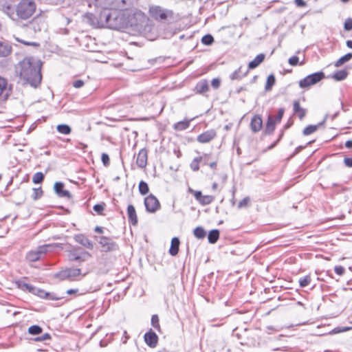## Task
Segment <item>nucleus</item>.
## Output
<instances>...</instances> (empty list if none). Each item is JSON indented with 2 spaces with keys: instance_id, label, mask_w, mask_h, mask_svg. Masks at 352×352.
<instances>
[{
  "instance_id": "f257e3e1",
  "label": "nucleus",
  "mask_w": 352,
  "mask_h": 352,
  "mask_svg": "<svg viewBox=\"0 0 352 352\" xmlns=\"http://www.w3.org/2000/svg\"><path fill=\"white\" fill-rule=\"evenodd\" d=\"M100 19L104 21L107 25L113 29H118L126 25H131L137 28H142L148 23V19L142 11H135L130 15L126 21L122 14L111 13L107 9L103 10L100 14Z\"/></svg>"
},
{
  "instance_id": "f03ea898",
  "label": "nucleus",
  "mask_w": 352,
  "mask_h": 352,
  "mask_svg": "<svg viewBox=\"0 0 352 352\" xmlns=\"http://www.w3.org/2000/svg\"><path fill=\"white\" fill-rule=\"evenodd\" d=\"M19 77L25 83L36 87L41 82V63L33 57H28L21 60L19 64Z\"/></svg>"
},
{
  "instance_id": "7ed1b4c3",
  "label": "nucleus",
  "mask_w": 352,
  "mask_h": 352,
  "mask_svg": "<svg viewBox=\"0 0 352 352\" xmlns=\"http://www.w3.org/2000/svg\"><path fill=\"white\" fill-rule=\"evenodd\" d=\"M36 4L34 0H21L16 5V21L30 19L36 12Z\"/></svg>"
},
{
  "instance_id": "20e7f679",
  "label": "nucleus",
  "mask_w": 352,
  "mask_h": 352,
  "mask_svg": "<svg viewBox=\"0 0 352 352\" xmlns=\"http://www.w3.org/2000/svg\"><path fill=\"white\" fill-rule=\"evenodd\" d=\"M67 256L69 261L83 263L91 257V254L80 247H73L67 251Z\"/></svg>"
},
{
  "instance_id": "39448f33",
  "label": "nucleus",
  "mask_w": 352,
  "mask_h": 352,
  "mask_svg": "<svg viewBox=\"0 0 352 352\" xmlns=\"http://www.w3.org/2000/svg\"><path fill=\"white\" fill-rule=\"evenodd\" d=\"M148 12L151 17L157 21L166 20L173 17V12L170 10L164 9L159 6H152Z\"/></svg>"
},
{
  "instance_id": "423d86ee",
  "label": "nucleus",
  "mask_w": 352,
  "mask_h": 352,
  "mask_svg": "<svg viewBox=\"0 0 352 352\" xmlns=\"http://www.w3.org/2000/svg\"><path fill=\"white\" fill-rule=\"evenodd\" d=\"M82 274L81 270L79 268H66L54 275V277L60 280H74L77 276Z\"/></svg>"
},
{
  "instance_id": "0eeeda50",
  "label": "nucleus",
  "mask_w": 352,
  "mask_h": 352,
  "mask_svg": "<svg viewBox=\"0 0 352 352\" xmlns=\"http://www.w3.org/2000/svg\"><path fill=\"white\" fill-rule=\"evenodd\" d=\"M324 78V74L322 72H316L308 75L299 81L300 88H307L314 85Z\"/></svg>"
},
{
  "instance_id": "6e6552de",
  "label": "nucleus",
  "mask_w": 352,
  "mask_h": 352,
  "mask_svg": "<svg viewBox=\"0 0 352 352\" xmlns=\"http://www.w3.org/2000/svg\"><path fill=\"white\" fill-rule=\"evenodd\" d=\"M98 242L102 248V251L103 252H114L118 250V245L112 238L101 236L98 237Z\"/></svg>"
},
{
  "instance_id": "1a4fd4ad",
  "label": "nucleus",
  "mask_w": 352,
  "mask_h": 352,
  "mask_svg": "<svg viewBox=\"0 0 352 352\" xmlns=\"http://www.w3.org/2000/svg\"><path fill=\"white\" fill-rule=\"evenodd\" d=\"M50 247V245H40L36 250L30 251L26 255V258L30 262L38 261L42 255L47 252Z\"/></svg>"
},
{
  "instance_id": "9d476101",
  "label": "nucleus",
  "mask_w": 352,
  "mask_h": 352,
  "mask_svg": "<svg viewBox=\"0 0 352 352\" xmlns=\"http://www.w3.org/2000/svg\"><path fill=\"white\" fill-rule=\"evenodd\" d=\"M146 210L154 213L160 208V204L155 196L151 194L144 199Z\"/></svg>"
},
{
  "instance_id": "9b49d317",
  "label": "nucleus",
  "mask_w": 352,
  "mask_h": 352,
  "mask_svg": "<svg viewBox=\"0 0 352 352\" xmlns=\"http://www.w3.org/2000/svg\"><path fill=\"white\" fill-rule=\"evenodd\" d=\"M1 10L12 21H16V6H13L9 1H5L1 4Z\"/></svg>"
},
{
  "instance_id": "f8f14e48",
  "label": "nucleus",
  "mask_w": 352,
  "mask_h": 352,
  "mask_svg": "<svg viewBox=\"0 0 352 352\" xmlns=\"http://www.w3.org/2000/svg\"><path fill=\"white\" fill-rule=\"evenodd\" d=\"M74 239L76 243L89 250H92L94 249V243L84 234H75L74 236Z\"/></svg>"
},
{
  "instance_id": "ddd939ff",
  "label": "nucleus",
  "mask_w": 352,
  "mask_h": 352,
  "mask_svg": "<svg viewBox=\"0 0 352 352\" xmlns=\"http://www.w3.org/2000/svg\"><path fill=\"white\" fill-rule=\"evenodd\" d=\"M217 136V132L214 129H209L199 135L197 138V142L201 144L208 143L214 139Z\"/></svg>"
},
{
  "instance_id": "4468645a",
  "label": "nucleus",
  "mask_w": 352,
  "mask_h": 352,
  "mask_svg": "<svg viewBox=\"0 0 352 352\" xmlns=\"http://www.w3.org/2000/svg\"><path fill=\"white\" fill-rule=\"evenodd\" d=\"M144 338L146 344L148 346L154 348L157 346L158 342V336L151 329L144 334Z\"/></svg>"
},
{
  "instance_id": "2eb2a0df",
  "label": "nucleus",
  "mask_w": 352,
  "mask_h": 352,
  "mask_svg": "<svg viewBox=\"0 0 352 352\" xmlns=\"http://www.w3.org/2000/svg\"><path fill=\"white\" fill-rule=\"evenodd\" d=\"M63 188L64 184L60 182H58L54 184V191L59 197H67L70 199L72 197L71 193L68 190H64Z\"/></svg>"
},
{
  "instance_id": "dca6fc26",
  "label": "nucleus",
  "mask_w": 352,
  "mask_h": 352,
  "mask_svg": "<svg viewBox=\"0 0 352 352\" xmlns=\"http://www.w3.org/2000/svg\"><path fill=\"white\" fill-rule=\"evenodd\" d=\"M136 164L140 168H144L147 164V151L145 148L141 149L136 158Z\"/></svg>"
},
{
  "instance_id": "f3484780",
  "label": "nucleus",
  "mask_w": 352,
  "mask_h": 352,
  "mask_svg": "<svg viewBox=\"0 0 352 352\" xmlns=\"http://www.w3.org/2000/svg\"><path fill=\"white\" fill-rule=\"evenodd\" d=\"M263 126V120L260 116L255 115L251 120L250 128L254 133L258 132Z\"/></svg>"
},
{
  "instance_id": "a211bd4d",
  "label": "nucleus",
  "mask_w": 352,
  "mask_h": 352,
  "mask_svg": "<svg viewBox=\"0 0 352 352\" xmlns=\"http://www.w3.org/2000/svg\"><path fill=\"white\" fill-rule=\"evenodd\" d=\"M127 216L129 222L133 226H137L138 216L134 206L131 204L129 205L127 207Z\"/></svg>"
},
{
  "instance_id": "6ab92c4d",
  "label": "nucleus",
  "mask_w": 352,
  "mask_h": 352,
  "mask_svg": "<svg viewBox=\"0 0 352 352\" xmlns=\"http://www.w3.org/2000/svg\"><path fill=\"white\" fill-rule=\"evenodd\" d=\"M209 90L208 82L206 79L199 81L195 87V91L197 94H203Z\"/></svg>"
},
{
  "instance_id": "aec40b11",
  "label": "nucleus",
  "mask_w": 352,
  "mask_h": 352,
  "mask_svg": "<svg viewBox=\"0 0 352 352\" xmlns=\"http://www.w3.org/2000/svg\"><path fill=\"white\" fill-rule=\"evenodd\" d=\"M16 285L19 289H20L24 292H28L32 294V292H34L35 291H36V287H34L32 285H30L22 280H19L16 281Z\"/></svg>"
},
{
  "instance_id": "412c9836",
  "label": "nucleus",
  "mask_w": 352,
  "mask_h": 352,
  "mask_svg": "<svg viewBox=\"0 0 352 352\" xmlns=\"http://www.w3.org/2000/svg\"><path fill=\"white\" fill-rule=\"evenodd\" d=\"M179 243V239L177 237H173L172 239L169 249V254L171 256H176L178 254Z\"/></svg>"
},
{
  "instance_id": "4be33fe9",
  "label": "nucleus",
  "mask_w": 352,
  "mask_h": 352,
  "mask_svg": "<svg viewBox=\"0 0 352 352\" xmlns=\"http://www.w3.org/2000/svg\"><path fill=\"white\" fill-rule=\"evenodd\" d=\"M265 59V54H258L254 60L250 61L248 64V69H253L257 67Z\"/></svg>"
},
{
  "instance_id": "5701e85b",
  "label": "nucleus",
  "mask_w": 352,
  "mask_h": 352,
  "mask_svg": "<svg viewBox=\"0 0 352 352\" xmlns=\"http://www.w3.org/2000/svg\"><path fill=\"white\" fill-rule=\"evenodd\" d=\"M208 155H205L204 157H195L190 164V168L194 171H197L199 169V163L204 160V164H207Z\"/></svg>"
},
{
  "instance_id": "b1692460",
  "label": "nucleus",
  "mask_w": 352,
  "mask_h": 352,
  "mask_svg": "<svg viewBox=\"0 0 352 352\" xmlns=\"http://www.w3.org/2000/svg\"><path fill=\"white\" fill-rule=\"evenodd\" d=\"M294 113L296 114L298 118L302 120L306 115V109L302 108L298 101L295 100L294 102Z\"/></svg>"
},
{
  "instance_id": "393cba45",
  "label": "nucleus",
  "mask_w": 352,
  "mask_h": 352,
  "mask_svg": "<svg viewBox=\"0 0 352 352\" xmlns=\"http://www.w3.org/2000/svg\"><path fill=\"white\" fill-rule=\"evenodd\" d=\"M248 73V69L245 72L242 71V67H239L236 70L232 73L230 76V78L232 80H241L242 78L245 76Z\"/></svg>"
},
{
  "instance_id": "a878e982",
  "label": "nucleus",
  "mask_w": 352,
  "mask_h": 352,
  "mask_svg": "<svg viewBox=\"0 0 352 352\" xmlns=\"http://www.w3.org/2000/svg\"><path fill=\"white\" fill-rule=\"evenodd\" d=\"M348 74L346 69L338 70L331 75V78L336 81H342L346 78Z\"/></svg>"
},
{
  "instance_id": "bb28decb",
  "label": "nucleus",
  "mask_w": 352,
  "mask_h": 352,
  "mask_svg": "<svg viewBox=\"0 0 352 352\" xmlns=\"http://www.w3.org/2000/svg\"><path fill=\"white\" fill-rule=\"evenodd\" d=\"M276 123L277 122L275 121L274 118L272 116H269L265 129V133L268 134L272 133L275 129Z\"/></svg>"
},
{
  "instance_id": "cd10ccee",
  "label": "nucleus",
  "mask_w": 352,
  "mask_h": 352,
  "mask_svg": "<svg viewBox=\"0 0 352 352\" xmlns=\"http://www.w3.org/2000/svg\"><path fill=\"white\" fill-rule=\"evenodd\" d=\"M325 119L323 120V122H320L318 123V124H315V125H308L307 126H306L303 131H302V134L304 135H311L312 133H314V132H316L317 131V129H318V127L320 126H321L323 122H324Z\"/></svg>"
},
{
  "instance_id": "c85d7f7f",
  "label": "nucleus",
  "mask_w": 352,
  "mask_h": 352,
  "mask_svg": "<svg viewBox=\"0 0 352 352\" xmlns=\"http://www.w3.org/2000/svg\"><path fill=\"white\" fill-rule=\"evenodd\" d=\"M12 52V47L10 45L0 42V56L6 57Z\"/></svg>"
},
{
  "instance_id": "c756f323",
  "label": "nucleus",
  "mask_w": 352,
  "mask_h": 352,
  "mask_svg": "<svg viewBox=\"0 0 352 352\" xmlns=\"http://www.w3.org/2000/svg\"><path fill=\"white\" fill-rule=\"evenodd\" d=\"M7 81L5 78L0 77V99H6L8 94H6L7 91Z\"/></svg>"
},
{
  "instance_id": "7c9ffc66",
  "label": "nucleus",
  "mask_w": 352,
  "mask_h": 352,
  "mask_svg": "<svg viewBox=\"0 0 352 352\" xmlns=\"http://www.w3.org/2000/svg\"><path fill=\"white\" fill-rule=\"evenodd\" d=\"M352 58V53H348L345 54L344 56L340 57L338 60H337L334 63V66L336 67H339L341 65H342L344 63L349 61Z\"/></svg>"
},
{
  "instance_id": "2f4dec72",
  "label": "nucleus",
  "mask_w": 352,
  "mask_h": 352,
  "mask_svg": "<svg viewBox=\"0 0 352 352\" xmlns=\"http://www.w3.org/2000/svg\"><path fill=\"white\" fill-rule=\"evenodd\" d=\"M219 238V231L217 229L211 230L208 236L210 243H215Z\"/></svg>"
},
{
  "instance_id": "473e14b6",
  "label": "nucleus",
  "mask_w": 352,
  "mask_h": 352,
  "mask_svg": "<svg viewBox=\"0 0 352 352\" xmlns=\"http://www.w3.org/2000/svg\"><path fill=\"white\" fill-rule=\"evenodd\" d=\"M190 121L183 120L178 122L174 124V129L177 131H184L189 127Z\"/></svg>"
},
{
  "instance_id": "72a5a7b5",
  "label": "nucleus",
  "mask_w": 352,
  "mask_h": 352,
  "mask_svg": "<svg viewBox=\"0 0 352 352\" xmlns=\"http://www.w3.org/2000/svg\"><path fill=\"white\" fill-rule=\"evenodd\" d=\"M56 129H57L58 132H59L61 134H64V135H68L72 132L71 127L69 125L65 124H58L56 126Z\"/></svg>"
},
{
  "instance_id": "f704fd0d",
  "label": "nucleus",
  "mask_w": 352,
  "mask_h": 352,
  "mask_svg": "<svg viewBox=\"0 0 352 352\" xmlns=\"http://www.w3.org/2000/svg\"><path fill=\"white\" fill-rule=\"evenodd\" d=\"M276 82L275 77L273 74H270L268 76L265 87V89L266 91H270L272 89V87L274 85Z\"/></svg>"
},
{
  "instance_id": "c9c22d12",
  "label": "nucleus",
  "mask_w": 352,
  "mask_h": 352,
  "mask_svg": "<svg viewBox=\"0 0 352 352\" xmlns=\"http://www.w3.org/2000/svg\"><path fill=\"white\" fill-rule=\"evenodd\" d=\"M311 281V277L310 275H306L303 277H300L298 280V283L300 287H305L308 286Z\"/></svg>"
},
{
  "instance_id": "e433bc0d",
  "label": "nucleus",
  "mask_w": 352,
  "mask_h": 352,
  "mask_svg": "<svg viewBox=\"0 0 352 352\" xmlns=\"http://www.w3.org/2000/svg\"><path fill=\"white\" fill-rule=\"evenodd\" d=\"M214 199V197L212 195H203L199 202L202 206H206L211 204Z\"/></svg>"
},
{
  "instance_id": "4c0bfd02",
  "label": "nucleus",
  "mask_w": 352,
  "mask_h": 352,
  "mask_svg": "<svg viewBox=\"0 0 352 352\" xmlns=\"http://www.w3.org/2000/svg\"><path fill=\"white\" fill-rule=\"evenodd\" d=\"M138 188H139L140 193L143 195H146L149 191V188H148V184L144 181H141L140 182Z\"/></svg>"
},
{
  "instance_id": "58836bf2",
  "label": "nucleus",
  "mask_w": 352,
  "mask_h": 352,
  "mask_svg": "<svg viewBox=\"0 0 352 352\" xmlns=\"http://www.w3.org/2000/svg\"><path fill=\"white\" fill-rule=\"evenodd\" d=\"M193 232L197 239H204L206 236V231L202 227H197Z\"/></svg>"
},
{
  "instance_id": "ea45409f",
  "label": "nucleus",
  "mask_w": 352,
  "mask_h": 352,
  "mask_svg": "<svg viewBox=\"0 0 352 352\" xmlns=\"http://www.w3.org/2000/svg\"><path fill=\"white\" fill-rule=\"evenodd\" d=\"M41 332L42 328L38 325H32L28 329V333L31 335H38Z\"/></svg>"
},
{
  "instance_id": "a19ab883",
  "label": "nucleus",
  "mask_w": 352,
  "mask_h": 352,
  "mask_svg": "<svg viewBox=\"0 0 352 352\" xmlns=\"http://www.w3.org/2000/svg\"><path fill=\"white\" fill-rule=\"evenodd\" d=\"M201 42L206 45H210L214 42V38L211 34H206L202 37Z\"/></svg>"
},
{
  "instance_id": "79ce46f5",
  "label": "nucleus",
  "mask_w": 352,
  "mask_h": 352,
  "mask_svg": "<svg viewBox=\"0 0 352 352\" xmlns=\"http://www.w3.org/2000/svg\"><path fill=\"white\" fill-rule=\"evenodd\" d=\"M43 195V190L41 187L33 188V194L32 197L34 200H37Z\"/></svg>"
},
{
  "instance_id": "37998d69",
  "label": "nucleus",
  "mask_w": 352,
  "mask_h": 352,
  "mask_svg": "<svg viewBox=\"0 0 352 352\" xmlns=\"http://www.w3.org/2000/svg\"><path fill=\"white\" fill-rule=\"evenodd\" d=\"M44 179V175L41 172L36 173L32 177V181L34 184H40Z\"/></svg>"
},
{
  "instance_id": "c03bdc74",
  "label": "nucleus",
  "mask_w": 352,
  "mask_h": 352,
  "mask_svg": "<svg viewBox=\"0 0 352 352\" xmlns=\"http://www.w3.org/2000/svg\"><path fill=\"white\" fill-rule=\"evenodd\" d=\"M151 324L157 330H160L159 317L157 315H153L151 317Z\"/></svg>"
},
{
  "instance_id": "a18cd8bd",
  "label": "nucleus",
  "mask_w": 352,
  "mask_h": 352,
  "mask_svg": "<svg viewBox=\"0 0 352 352\" xmlns=\"http://www.w3.org/2000/svg\"><path fill=\"white\" fill-rule=\"evenodd\" d=\"M36 290L34 292H32L33 294L37 295L42 298H47V296L50 295L49 292H46L43 289H41L38 287H36Z\"/></svg>"
},
{
  "instance_id": "49530a36",
  "label": "nucleus",
  "mask_w": 352,
  "mask_h": 352,
  "mask_svg": "<svg viewBox=\"0 0 352 352\" xmlns=\"http://www.w3.org/2000/svg\"><path fill=\"white\" fill-rule=\"evenodd\" d=\"M101 160L104 166H108L110 164L109 155L105 153H102Z\"/></svg>"
},
{
  "instance_id": "de8ad7c7",
  "label": "nucleus",
  "mask_w": 352,
  "mask_h": 352,
  "mask_svg": "<svg viewBox=\"0 0 352 352\" xmlns=\"http://www.w3.org/2000/svg\"><path fill=\"white\" fill-rule=\"evenodd\" d=\"M249 202H250V198L248 197H245L239 201V203L238 204V208H242L247 207Z\"/></svg>"
},
{
  "instance_id": "09e8293b",
  "label": "nucleus",
  "mask_w": 352,
  "mask_h": 352,
  "mask_svg": "<svg viewBox=\"0 0 352 352\" xmlns=\"http://www.w3.org/2000/svg\"><path fill=\"white\" fill-rule=\"evenodd\" d=\"M344 28L346 31H350L352 30V19L348 18L346 19L344 25Z\"/></svg>"
},
{
  "instance_id": "8fccbe9b",
  "label": "nucleus",
  "mask_w": 352,
  "mask_h": 352,
  "mask_svg": "<svg viewBox=\"0 0 352 352\" xmlns=\"http://www.w3.org/2000/svg\"><path fill=\"white\" fill-rule=\"evenodd\" d=\"M284 109L283 108H280L278 111V114L276 116V118H274V120L275 121L277 122V123H279L280 122L281 120H282V118L283 116V114H284Z\"/></svg>"
},
{
  "instance_id": "3c124183",
  "label": "nucleus",
  "mask_w": 352,
  "mask_h": 352,
  "mask_svg": "<svg viewBox=\"0 0 352 352\" xmlns=\"http://www.w3.org/2000/svg\"><path fill=\"white\" fill-rule=\"evenodd\" d=\"M211 85L214 89H217L220 87L221 80L219 78H213L211 82Z\"/></svg>"
},
{
  "instance_id": "603ef678",
  "label": "nucleus",
  "mask_w": 352,
  "mask_h": 352,
  "mask_svg": "<svg viewBox=\"0 0 352 352\" xmlns=\"http://www.w3.org/2000/svg\"><path fill=\"white\" fill-rule=\"evenodd\" d=\"M298 61H299V58L296 56H293L290 57L288 60L289 65H291L292 66L297 65L298 64Z\"/></svg>"
},
{
  "instance_id": "864d4df0",
  "label": "nucleus",
  "mask_w": 352,
  "mask_h": 352,
  "mask_svg": "<svg viewBox=\"0 0 352 352\" xmlns=\"http://www.w3.org/2000/svg\"><path fill=\"white\" fill-rule=\"evenodd\" d=\"M93 208L98 214H101L104 210V204H96Z\"/></svg>"
},
{
  "instance_id": "5fc2aeb1",
  "label": "nucleus",
  "mask_w": 352,
  "mask_h": 352,
  "mask_svg": "<svg viewBox=\"0 0 352 352\" xmlns=\"http://www.w3.org/2000/svg\"><path fill=\"white\" fill-rule=\"evenodd\" d=\"M334 272L340 275V276H342L344 274V272H345V270L344 268L341 266V265H337L334 267Z\"/></svg>"
},
{
  "instance_id": "6e6d98bb",
  "label": "nucleus",
  "mask_w": 352,
  "mask_h": 352,
  "mask_svg": "<svg viewBox=\"0 0 352 352\" xmlns=\"http://www.w3.org/2000/svg\"><path fill=\"white\" fill-rule=\"evenodd\" d=\"M72 84L75 88H80L84 85L85 82L82 80H74Z\"/></svg>"
},
{
  "instance_id": "4d7b16f0",
  "label": "nucleus",
  "mask_w": 352,
  "mask_h": 352,
  "mask_svg": "<svg viewBox=\"0 0 352 352\" xmlns=\"http://www.w3.org/2000/svg\"><path fill=\"white\" fill-rule=\"evenodd\" d=\"M15 40L25 45H35V46H38V44L34 43V42H28V41H23V40H21L19 39V38L17 37H15Z\"/></svg>"
},
{
  "instance_id": "13d9d810",
  "label": "nucleus",
  "mask_w": 352,
  "mask_h": 352,
  "mask_svg": "<svg viewBox=\"0 0 352 352\" xmlns=\"http://www.w3.org/2000/svg\"><path fill=\"white\" fill-rule=\"evenodd\" d=\"M50 339V336L49 333H45L41 337H38L35 339L36 341H44L46 340Z\"/></svg>"
},
{
  "instance_id": "bf43d9fd",
  "label": "nucleus",
  "mask_w": 352,
  "mask_h": 352,
  "mask_svg": "<svg viewBox=\"0 0 352 352\" xmlns=\"http://www.w3.org/2000/svg\"><path fill=\"white\" fill-rule=\"evenodd\" d=\"M344 163L347 167H352V157H345L344 159Z\"/></svg>"
},
{
  "instance_id": "052dcab7",
  "label": "nucleus",
  "mask_w": 352,
  "mask_h": 352,
  "mask_svg": "<svg viewBox=\"0 0 352 352\" xmlns=\"http://www.w3.org/2000/svg\"><path fill=\"white\" fill-rule=\"evenodd\" d=\"M61 298H62V297L58 296L54 293H50V295H48L47 297V299H50V300H60Z\"/></svg>"
},
{
  "instance_id": "680f3d73",
  "label": "nucleus",
  "mask_w": 352,
  "mask_h": 352,
  "mask_svg": "<svg viewBox=\"0 0 352 352\" xmlns=\"http://www.w3.org/2000/svg\"><path fill=\"white\" fill-rule=\"evenodd\" d=\"M191 192H193V190H190ZM203 195L201 191H194V197L196 199L197 201H199V200L201 199Z\"/></svg>"
},
{
  "instance_id": "e2e57ef3",
  "label": "nucleus",
  "mask_w": 352,
  "mask_h": 352,
  "mask_svg": "<svg viewBox=\"0 0 352 352\" xmlns=\"http://www.w3.org/2000/svg\"><path fill=\"white\" fill-rule=\"evenodd\" d=\"M295 3L299 7H304L306 6V3L303 0H295Z\"/></svg>"
},
{
  "instance_id": "0e129e2a",
  "label": "nucleus",
  "mask_w": 352,
  "mask_h": 352,
  "mask_svg": "<svg viewBox=\"0 0 352 352\" xmlns=\"http://www.w3.org/2000/svg\"><path fill=\"white\" fill-rule=\"evenodd\" d=\"M351 329L350 327H344L343 329H340V328H336L334 329L335 332L336 333H340V332H344V331H346L348 330Z\"/></svg>"
},
{
  "instance_id": "69168bd1",
  "label": "nucleus",
  "mask_w": 352,
  "mask_h": 352,
  "mask_svg": "<svg viewBox=\"0 0 352 352\" xmlns=\"http://www.w3.org/2000/svg\"><path fill=\"white\" fill-rule=\"evenodd\" d=\"M78 292V289H70L67 291V294L71 295V294H76Z\"/></svg>"
},
{
  "instance_id": "338daca9",
  "label": "nucleus",
  "mask_w": 352,
  "mask_h": 352,
  "mask_svg": "<svg viewBox=\"0 0 352 352\" xmlns=\"http://www.w3.org/2000/svg\"><path fill=\"white\" fill-rule=\"evenodd\" d=\"M94 231L96 232H98V233H100V234H102L103 233V228L100 227V226H96L95 228H94Z\"/></svg>"
},
{
  "instance_id": "774afa93",
  "label": "nucleus",
  "mask_w": 352,
  "mask_h": 352,
  "mask_svg": "<svg viewBox=\"0 0 352 352\" xmlns=\"http://www.w3.org/2000/svg\"><path fill=\"white\" fill-rule=\"evenodd\" d=\"M345 146L348 148H352V140H348L345 143Z\"/></svg>"
}]
</instances>
